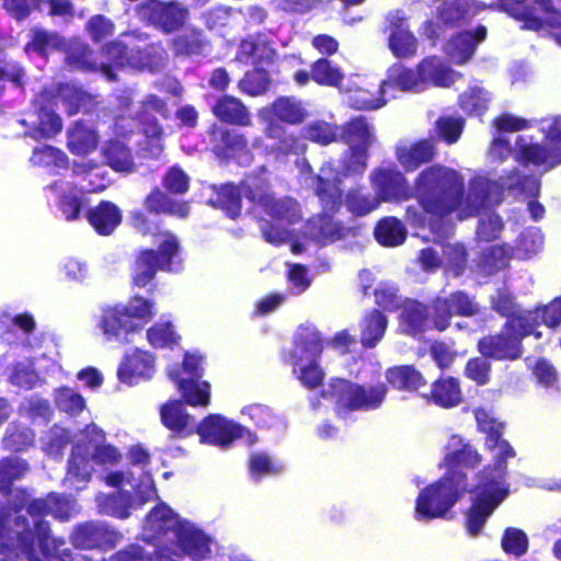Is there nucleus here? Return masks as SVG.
Segmentation results:
<instances>
[{
  "instance_id": "41",
  "label": "nucleus",
  "mask_w": 561,
  "mask_h": 561,
  "mask_svg": "<svg viewBox=\"0 0 561 561\" xmlns=\"http://www.w3.org/2000/svg\"><path fill=\"white\" fill-rule=\"evenodd\" d=\"M99 144L98 133L83 121H77L67 130V148L75 156L93 152Z\"/></svg>"
},
{
  "instance_id": "34",
  "label": "nucleus",
  "mask_w": 561,
  "mask_h": 561,
  "mask_svg": "<svg viewBox=\"0 0 561 561\" xmlns=\"http://www.w3.org/2000/svg\"><path fill=\"white\" fill-rule=\"evenodd\" d=\"M514 249L506 243L483 249L476 261L477 273L483 277L493 276L508 267Z\"/></svg>"
},
{
  "instance_id": "26",
  "label": "nucleus",
  "mask_w": 561,
  "mask_h": 561,
  "mask_svg": "<svg viewBox=\"0 0 561 561\" xmlns=\"http://www.w3.org/2000/svg\"><path fill=\"white\" fill-rule=\"evenodd\" d=\"M486 27L477 26L473 31H461L451 36L445 46L446 54L456 65L468 62L476 53L477 46L486 37Z\"/></svg>"
},
{
  "instance_id": "56",
  "label": "nucleus",
  "mask_w": 561,
  "mask_h": 561,
  "mask_svg": "<svg viewBox=\"0 0 561 561\" xmlns=\"http://www.w3.org/2000/svg\"><path fill=\"white\" fill-rule=\"evenodd\" d=\"M534 316L535 325L531 329V335L540 336L537 329L540 325L548 328H558L561 324V296L553 298L548 305L538 306L529 309Z\"/></svg>"
},
{
  "instance_id": "23",
  "label": "nucleus",
  "mask_w": 561,
  "mask_h": 561,
  "mask_svg": "<svg viewBox=\"0 0 561 561\" xmlns=\"http://www.w3.org/2000/svg\"><path fill=\"white\" fill-rule=\"evenodd\" d=\"M144 206L153 216L165 215L178 219H186L191 214L190 201L176 199L159 186H153L144 198Z\"/></svg>"
},
{
  "instance_id": "15",
  "label": "nucleus",
  "mask_w": 561,
  "mask_h": 561,
  "mask_svg": "<svg viewBox=\"0 0 561 561\" xmlns=\"http://www.w3.org/2000/svg\"><path fill=\"white\" fill-rule=\"evenodd\" d=\"M334 214L321 209L320 214L311 217L306 224V233L321 247L358 234L357 227L344 225L343 221L334 218Z\"/></svg>"
},
{
  "instance_id": "8",
  "label": "nucleus",
  "mask_w": 561,
  "mask_h": 561,
  "mask_svg": "<svg viewBox=\"0 0 561 561\" xmlns=\"http://www.w3.org/2000/svg\"><path fill=\"white\" fill-rule=\"evenodd\" d=\"M136 12L146 26L163 35L184 30L191 20L190 8L179 0H142Z\"/></svg>"
},
{
  "instance_id": "10",
  "label": "nucleus",
  "mask_w": 561,
  "mask_h": 561,
  "mask_svg": "<svg viewBox=\"0 0 561 561\" xmlns=\"http://www.w3.org/2000/svg\"><path fill=\"white\" fill-rule=\"evenodd\" d=\"M211 151L225 162L233 161L240 167H249L254 153L245 134L227 127H218L210 133Z\"/></svg>"
},
{
  "instance_id": "2",
  "label": "nucleus",
  "mask_w": 561,
  "mask_h": 561,
  "mask_svg": "<svg viewBox=\"0 0 561 561\" xmlns=\"http://www.w3.org/2000/svg\"><path fill=\"white\" fill-rule=\"evenodd\" d=\"M504 424L485 432L484 447L488 450L499 448L492 465L484 466L478 473V482L471 490V503L465 512V528L471 537H478L488 519L508 495L505 484L507 460L516 453L511 444L503 439Z\"/></svg>"
},
{
  "instance_id": "24",
  "label": "nucleus",
  "mask_w": 561,
  "mask_h": 561,
  "mask_svg": "<svg viewBox=\"0 0 561 561\" xmlns=\"http://www.w3.org/2000/svg\"><path fill=\"white\" fill-rule=\"evenodd\" d=\"M154 370V357L147 351L135 348L126 354L117 369L119 381L133 386L151 377Z\"/></svg>"
},
{
  "instance_id": "22",
  "label": "nucleus",
  "mask_w": 561,
  "mask_h": 561,
  "mask_svg": "<svg viewBox=\"0 0 561 561\" xmlns=\"http://www.w3.org/2000/svg\"><path fill=\"white\" fill-rule=\"evenodd\" d=\"M436 156V144L431 138H421L394 148V157L405 172H414L422 165L432 163Z\"/></svg>"
},
{
  "instance_id": "48",
  "label": "nucleus",
  "mask_w": 561,
  "mask_h": 561,
  "mask_svg": "<svg viewBox=\"0 0 561 561\" xmlns=\"http://www.w3.org/2000/svg\"><path fill=\"white\" fill-rule=\"evenodd\" d=\"M266 168L249 173L240 183V190L251 203L260 206L271 194V183L265 176Z\"/></svg>"
},
{
  "instance_id": "37",
  "label": "nucleus",
  "mask_w": 561,
  "mask_h": 561,
  "mask_svg": "<svg viewBox=\"0 0 561 561\" xmlns=\"http://www.w3.org/2000/svg\"><path fill=\"white\" fill-rule=\"evenodd\" d=\"M211 188L214 195L208 199V205L221 209L231 219L238 218L242 209L240 186L228 182L220 185H213Z\"/></svg>"
},
{
  "instance_id": "49",
  "label": "nucleus",
  "mask_w": 561,
  "mask_h": 561,
  "mask_svg": "<svg viewBox=\"0 0 561 561\" xmlns=\"http://www.w3.org/2000/svg\"><path fill=\"white\" fill-rule=\"evenodd\" d=\"M300 135L302 140L320 146H329L339 140L340 126L323 119H316L306 124L301 128Z\"/></svg>"
},
{
  "instance_id": "59",
  "label": "nucleus",
  "mask_w": 561,
  "mask_h": 561,
  "mask_svg": "<svg viewBox=\"0 0 561 561\" xmlns=\"http://www.w3.org/2000/svg\"><path fill=\"white\" fill-rule=\"evenodd\" d=\"M501 548L507 556L522 558L529 548L528 536L520 528L506 527L501 537Z\"/></svg>"
},
{
  "instance_id": "18",
  "label": "nucleus",
  "mask_w": 561,
  "mask_h": 561,
  "mask_svg": "<svg viewBox=\"0 0 561 561\" xmlns=\"http://www.w3.org/2000/svg\"><path fill=\"white\" fill-rule=\"evenodd\" d=\"M247 432L245 427L228 421L220 414H209L198 423L196 434L199 435L202 443L228 447Z\"/></svg>"
},
{
  "instance_id": "19",
  "label": "nucleus",
  "mask_w": 561,
  "mask_h": 561,
  "mask_svg": "<svg viewBox=\"0 0 561 561\" xmlns=\"http://www.w3.org/2000/svg\"><path fill=\"white\" fill-rule=\"evenodd\" d=\"M169 46L175 58L204 57L211 51V39L198 26L184 27L170 39Z\"/></svg>"
},
{
  "instance_id": "54",
  "label": "nucleus",
  "mask_w": 561,
  "mask_h": 561,
  "mask_svg": "<svg viewBox=\"0 0 561 561\" xmlns=\"http://www.w3.org/2000/svg\"><path fill=\"white\" fill-rule=\"evenodd\" d=\"M347 210L355 217H364L376 210L380 203L376 195L363 193L360 188H351L343 197Z\"/></svg>"
},
{
  "instance_id": "60",
  "label": "nucleus",
  "mask_w": 561,
  "mask_h": 561,
  "mask_svg": "<svg viewBox=\"0 0 561 561\" xmlns=\"http://www.w3.org/2000/svg\"><path fill=\"white\" fill-rule=\"evenodd\" d=\"M444 298L449 306V311H451V318L454 316L471 318L480 313V307L474 297L465 290H454Z\"/></svg>"
},
{
  "instance_id": "20",
  "label": "nucleus",
  "mask_w": 561,
  "mask_h": 561,
  "mask_svg": "<svg viewBox=\"0 0 561 561\" xmlns=\"http://www.w3.org/2000/svg\"><path fill=\"white\" fill-rule=\"evenodd\" d=\"M489 301L491 310L504 318V322H511L513 327L534 328L535 322L531 311L522 308L514 294L507 288H497L490 296Z\"/></svg>"
},
{
  "instance_id": "32",
  "label": "nucleus",
  "mask_w": 561,
  "mask_h": 561,
  "mask_svg": "<svg viewBox=\"0 0 561 561\" xmlns=\"http://www.w3.org/2000/svg\"><path fill=\"white\" fill-rule=\"evenodd\" d=\"M102 56L107 62L99 66V71L111 82L117 81L115 70L131 68V47L122 41H110L102 47Z\"/></svg>"
},
{
  "instance_id": "64",
  "label": "nucleus",
  "mask_w": 561,
  "mask_h": 561,
  "mask_svg": "<svg viewBox=\"0 0 561 561\" xmlns=\"http://www.w3.org/2000/svg\"><path fill=\"white\" fill-rule=\"evenodd\" d=\"M458 104L468 116L481 117L488 110L489 100L481 89L471 88L459 95Z\"/></svg>"
},
{
  "instance_id": "40",
  "label": "nucleus",
  "mask_w": 561,
  "mask_h": 561,
  "mask_svg": "<svg viewBox=\"0 0 561 561\" xmlns=\"http://www.w3.org/2000/svg\"><path fill=\"white\" fill-rule=\"evenodd\" d=\"M386 381L400 391H417L426 386L423 374L414 365H398L389 367L386 373Z\"/></svg>"
},
{
  "instance_id": "44",
  "label": "nucleus",
  "mask_w": 561,
  "mask_h": 561,
  "mask_svg": "<svg viewBox=\"0 0 561 561\" xmlns=\"http://www.w3.org/2000/svg\"><path fill=\"white\" fill-rule=\"evenodd\" d=\"M457 439L458 447L448 451L444 456V467L446 471H462L460 466L467 469H474L482 462V455L469 443H463L461 438L454 436Z\"/></svg>"
},
{
  "instance_id": "28",
  "label": "nucleus",
  "mask_w": 561,
  "mask_h": 561,
  "mask_svg": "<svg viewBox=\"0 0 561 561\" xmlns=\"http://www.w3.org/2000/svg\"><path fill=\"white\" fill-rule=\"evenodd\" d=\"M496 184L488 179H474L469 186L468 194L465 193L460 207L455 211L462 210L460 218L476 217L483 209L490 206Z\"/></svg>"
},
{
  "instance_id": "12",
  "label": "nucleus",
  "mask_w": 561,
  "mask_h": 561,
  "mask_svg": "<svg viewBox=\"0 0 561 561\" xmlns=\"http://www.w3.org/2000/svg\"><path fill=\"white\" fill-rule=\"evenodd\" d=\"M121 537V534L108 525L90 520L76 525L69 538L77 549L107 551L116 546Z\"/></svg>"
},
{
  "instance_id": "42",
  "label": "nucleus",
  "mask_w": 561,
  "mask_h": 561,
  "mask_svg": "<svg viewBox=\"0 0 561 561\" xmlns=\"http://www.w3.org/2000/svg\"><path fill=\"white\" fill-rule=\"evenodd\" d=\"M388 327V319L380 309L367 311L360 321V344L365 348L375 347L383 337Z\"/></svg>"
},
{
  "instance_id": "62",
  "label": "nucleus",
  "mask_w": 561,
  "mask_h": 561,
  "mask_svg": "<svg viewBox=\"0 0 561 561\" xmlns=\"http://www.w3.org/2000/svg\"><path fill=\"white\" fill-rule=\"evenodd\" d=\"M147 340L152 347L164 348L176 345L180 335L170 321L156 322L147 330Z\"/></svg>"
},
{
  "instance_id": "4",
  "label": "nucleus",
  "mask_w": 561,
  "mask_h": 561,
  "mask_svg": "<svg viewBox=\"0 0 561 561\" xmlns=\"http://www.w3.org/2000/svg\"><path fill=\"white\" fill-rule=\"evenodd\" d=\"M383 381L359 383L347 378L333 377L323 387L318 397L332 404L334 415L345 420L354 412H370L382 407L388 394Z\"/></svg>"
},
{
  "instance_id": "45",
  "label": "nucleus",
  "mask_w": 561,
  "mask_h": 561,
  "mask_svg": "<svg viewBox=\"0 0 561 561\" xmlns=\"http://www.w3.org/2000/svg\"><path fill=\"white\" fill-rule=\"evenodd\" d=\"M374 236L380 245L394 248L404 243L408 230L402 220L394 216H388L377 221Z\"/></svg>"
},
{
  "instance_id": "46",
  "label": "nucleus",
  "mask_w": 561,
  "mask_h": 561,
  "mask_svg": "<svg viewBox=\"0 0 561 561\" xmlns=\"http://www.w3.org/2000/svg\"><path fill=\"white\" fill-rule=\"evenodd\" d=\"M30 471L27 460L18 456H7L0 459V493L10 496L13 491V483L21 480Z\"/></svg>"
},
{
  "instance_id": "27",
  "label": "nucleus",
  "mask_w": 561,
  "mask_h": 561,
  "mask_svg": "<svg viewBox=\"0 0 561 561\" xmlns=\"http://www.w3.org/2000/svg\"><path fill=\"white\" fill-rule=\"evenodd\" d=\"M387 31L389 48L397 58H409L415 55L417 41L407 26V20L397 14L388 16Z\"/></svg>"
},
{
  "instance_id": "17",
  "label": "nucleus",
  "mask_w": 561,
  "mask_h": 561,
  "mask_svg": "<svg viewBox=\"0 0 561 561\" xmlns=\"http://www.w3.org/2000/svg\"><path fill=\"white\" fill-rule=\"evenodd\" d=\"M160 422L172 439H186L198 431V423L182 400H168L159 408Z\"/></svg>"
},
{
  "instance_id": "9",
  "label": "nucleus",
  "mask_w": 561,
  "mask_h": 561,
  "mask_svg": "<svg viewBox=\"0 0 561 561\" xmlns=\"http://www.w3.org/2000/svg\"><path fill=\"white\" fill-rule=\"evenodd\" d=\"M531 335V328L513 327L511 322H503L501 329L482 335L476 348L494 362L512 363L522 358L524 354L523 342Z\"/></svg>"
},
{
  "instance_id": "31",
  "label": "nucleus",
  "mask_w": 561,
  "mask_h": 561,
  "mask_svg": "<svg viewBox=\"0 0 561 561\" xmlns=\"http://www.w3.org/2000/svg\"><path fill=\"white\" fill-rule=\"evenodd\" d=\"M101 154L104 164L115 172L130 174L137 170L131 148L119 138L105 140Z\"/></svg>"
},
{
  "instance_id": "39",
  "label": "nucleus",
  "mask_w": 561,
  "mask_h": 561,
  "mask_svg": "<svg viewBox=\"0 0 561 561\" xmlns=\"http://www.w3.org/2000/svg\"><path fill=\"white\" fill-rule=\"evenodd\" d=\"M65 38L55 31L35 26L31 28L30 39L24 45L27 55L35 54L47 59L51 51H61Z\"/></svg>"
},
{
  "instance_id": "36",
  "label": "nucleus",
  "mask_w": 561,
  "mask_h": 561,
  "mask_svg": "<svg viewBox=\"0 0 561 561\" xmlns=\"http://www.w3.org/2000/svg\"><path fill=\"white\" fill-rule=\"evenodd\" d=\"M339 140L348 147L369 149L375 142L373 126L364 115L352 117L340 127Z\"/></svg>"
},
{
  "instance_id": "58",
  "label": "nucleus",
  "mask_w": 561,
  "mask_h": 561,
  "mask_svg": "<svg viewBox=\"0 0 561 561\" xmlns=\"http://www.w3.org/2000/svg\"><path fill=\"white\" fill-rule=\"evenodd\" d=\"M88 434H93L99 443L94 446L91 454L92 459L99 465H115L121 460V453L111 444H103L105 433L96 425L92 424L87 427Z\"/></svg>"
},
{
  "instance_id": "35",
  "label": "nucleus",
  "mask_w": 561,
  "mask_h": 561,
  "mask_svg": "<svg viewBox=\"0 0 561 561\" xmlns=\"http://www.w3.org/2000/svg\"><path fill=\"white\" fill-rule=\"evenodd\" d=\"M399 322L403 332L413 337L421 336L427 330H433L427 305L417 300H412L403 307Z\"/></svg>"
},
{
  "instance_id": "38",
  "label": "nucleus",
  "mask_w": 561,
  "mask_h": 561,
  "mask_svg": "<svg viewBox=\"0 0 561 561\" xmlns=\"http://www.w3.org/2000/svg\"><path fill=\"white\" fill-rule=\"evenodd\" d=\"M170 378L181 392L184 404L191 407H207L210 403V385L208 381L182 378L180 371L170 374Z\"/></svg>"
},
{
  "instance_id": "43",
  "label": "nucleus",
  "mask_w": 561,
  "mask_h": 561,
  "mask_svg": "<svg viewBox=\"0 0 561 561\" xmlns=\"http://www.w3.org/2000/svg\"><path fill=\"white\" fill-rule=\"evenodd\" d=\"M164 60L165 50L161 42L131 47V69L156 72L163 66Z\"/></svg>"
},
{
  "instance_id": "25",
  "label": "nucleus",
  "mask_w": 561,
  "mask_h": 561,
  "mask_svg": "<svg viewBox=\"0 0 561 561\" xmlns=\"http://www.w3.org/2000/svg\"><path fill=\"white\" fill-rule=\"evenodd\" d=\"M213 115L222 124L236 127H250L253 119L249 107L243 101L230 94L217 98L211 106Z\"/></svg>"
},
{
  "instance_id": "6",
  "label": "nucleus",
  "mask_w": 561,
  "mask_h": 561,
  "mask_svg": "<svg viewBox=\"0 0 561 561\" xmlns=\"http://www.w3.org/2000/svg\"><path fill=\"white\" fill-rule=\"evenodd\" d=\"M465 471H446L439 479L423 488L415 500V517L433 520L445 517L468 492Z\"/></svg>"
},
{
  "instance_id": "16",
  "label": "nucleus",
  "mask_w": 561,
  "mask_h": 561,
  "mask_svg": "<svg viewBox=\"0 0 561 561\" xmlns=\"http://www.w3.org/2000/svg\"><path fill=\"white\" fill-rule=\"evenodd\" d=\"M137 127L142 136L137 142V154L145 160H158L164 151L165 133L158 118L146 110L136 112Z\"/></svg>"
},
{
  "instance_id": "55",
  "label": "nucleus",
  "mask_w": 561,
  "mask_h": 561,
  "mask_svg": "<svg viewBox=\"0 0 561 561\" xmlns=\"http://www.w3.org/2000/svg\"><path fill=\"white\" fill-rule=\"evenodd\" d=\"M369 149L348 147L340 160L341 173L345 178L362 176L367 169Z\"/></svg>"
},
{
  "instance_id": "21",
  "label": "nucleus",
  "mask_w": 561,
  "mask_h": 561,
  "mask_svg": "<svg viewBox=\"0 0 561 561\" xmlns=\"http://www.w3.org/2000/svg\"><path fill=\"white\" fill-rule=\"evenodd\" d=\"M264 135L267 139L273 140L267 152L276 159L300 156L307 150L301 135L288 130L277 122H270L264 127Z\"/></svg>"
},
{
  "instance_id": "47",
  "label": "nucleus",
  "mask_w": 561,
  "mask_h": 561,
  "mask_svg": "<svg viewBox=\"0 0 561 561\" xmlns=\"http://www.w3.org/2000/svg\"><path fill=\"white\" fill-rule=\"evenodd\" d=\"M273 115L283 123L300 125L308 117V111L301 101L294 96H278L271 104Z\"/></svg>"
},
{
  "instance_id": "5",
  "label": "nucleus",
  "mask_w": 561,
  "mask_h": 561,
  "mask_svg": "<svg viewBox=\"0 0 561 561\" xmlns=\"http://www.w3.org/2000/svg\"><path fill=\"white\" fill-rule=\"evenodd\" d=\"M162 241L157 249H140L134 257L130 267V284L133 287L146 288L151 286L152 293L157 285L153 283L159 271L176 273L182 268V249L179 238L171 231L161 233Z\"/></svg>"
},
{
  "instance_id": "14",
  "label": "nucleus",
  "mask_w": 561,
  "mask_h": 561,
  "mask_svg": "<svg viewBox=\"0 0 561 561\" xmlns=\"http://www.w3.org/2000/svg\"><path fill=\"white\" fill-rule=\"evenodd\" d=\"M422 83L419 71L394 64L388 71L387 78L380 83L378 92L380 96L376 99L357 100L355 107L363 111H373L382 107L386 104L385 94L388 89H399L403 92L415 90Z\"/></svg>"
},
{
  "instance_id": "30",
  "label": "nucleus",
  "mask_w": 561,
  "mask_h": 561,
  "mask_svg": "<svg viewBox=\"0 0 561 561\" xmlns=\"http://www.w3.org/2000/svg\"><path fill=\"white\" fill-rule=\"evenodd\" d=\"M64 53V62L65 66L70 71H80V72H95L99 71V65L95 59V53L90 47V45L80 39L73 38L67 41L65 38L64 47L61 49Z\"/></svg>"
},
{
  "instance_id": "29",
  "label": "nucleus",
  "mask_w": 561,
  "mask_h": 561,
  "mask_svg": "<svg viewBox=\"0 0 561 561\" xmlns=\"http://www.w3.org/2000/svg\"><path fill=\"white\" fill-rule=\"evenodd\" d=\"M424 398L442 409L456 408L462 402L460 381L456 377L442 374L431 383L430 391Z\"/></svg>"
},
{
  "instance_id": "50",
  "label": "nucleus",
  "mask_w": 561,
  "mask_h": 561,
  "mask_svg": "<svg viewBox=\"0 0 561 561\" xmlns=\"http://www.w3.org/2000/svg\"><path fill=\"white\" fill-rule=\"evenodd\" d=\"M92 460L88 447L82 444L75 445L68 459L67 474L77 482L89 481L93 471Z\"/></svg>"
},
{
  "instance_id": "1",
  "label": "nucleus",
  "mask_w": 561,
  "mask_h": 561,
  "mask_svg": "<svg viewBox=\"0 0 561 561\" xmlns=\"http://www.w3.org/2000/svg\"><path fill=\"white\" fill-rule=\"evenodd\" d=\"M369 182L378 202L403 203L414 198L417 206L404 209V221L415 229H425L439 236L444 220L455 214L465 196V178L454 168L432 163L423 168L410 184L396 165L376 167Z\"/></svg>"
},
{
  "instance_id": "53",
  "label": "nucleus",
  "mask_w": 561,
  "mask_h": 561,
  "mask_svg": "<svg viewBox=\"0 0 561 561\" xmlns=\"http://www.w3.org/2000/svg\"><path fill=\"white\" fill-rule=\"evenodd\" d=\"M417 71L422 83L431 82L438 87H448L451 83V76L436 56L426 57L417 65Z\"/></svg>"
},
{
  "instance_id": "51",
  "label": "nucleus",
  "mask_w": 561,
  "mask_h": 561,
  "mask_svg": "<svg viewBox=\"0 0 561 561\" xmlns=\"http://www.w3.org/2000/svg\"><path fill=\"white\" fill-rule=\"evenodd\" d=\"M311 77L312 81L321 87L339 88L344 81L341 67L327 57H321L311 64Z\"/></svg>"
},
{
  "instance_id": "7",
  "label": "nucleus",
  "mask_w": 561,
  "mask_h": 561,
  "mask_svg": "<svg viewBox=\"0 0 561 561\" xmlns=\"http://www.w3.org/2000/svg\"><path fill=\"white\" fill-rule=\"evenodd\" d=\"M154 316V301L135 295L127 305L104 309L99 327L107 341L126 344L129 342L128 335L140 331Z\"/></svg>"
},
{
  "instance_id": "57",
  "label": "nucleus",
  "mask_w": 561,
  "mask_h": 561,
  "mask_svg": "<svg viewBox=\"0 0 561 561\" xmlns=\"http://www.w3.org/2000/svg\"><path fill=\"white\" fill-rule=\"evenodd\" d=\"M38 121L36 126L28 131V135L35 139L53 138L62 129V121L60 116L51 110L41 107L38 110Z\"/></svg>"
},
{
  "instance_id": "63",
  "label": "nucleus",
  "mask_w": 561,
  "mask_h": 561,
  "mask_svg": "<svg viewBox=\"0 0 561 561\" xmlns=\"http://www.w3.org/2000/svg\"><path fill=\"white\" fill-rule=\"evenodd\" d=\"M489 357L479 355L467 360L463 375L477 386H485L491 380L492 365Z\"/></svg>"
},
{
  "instance_id": "3",
  "label": "nucleus",
  "mask_w": 561,
  "mask_h": 561,
  "mask_svg": "<svg viewBox=\"0 0 561 561\" xmlns=\"http://www.w3.org/2000/svg\"><path fill=\"white\" fill-rule=\"evenodd\" d=\"M12 510L20 513L25 510L34 519L31 526L27 517L19 515L14 519L15 545L27 561H41L37 556V548L46 554L49 547L50 527L44 519L49 515L47 495L45 497L31 499L27 490L18 489Z\"/></svg>"
},
{
  "instance_id": "33",
  "label": "nucleus",
  "mask_w": 561,
  "mask_h": 561,
  "mask_svg": "<svg viewBox=\"0 0 561 561\" xmlns=\"http://www.w3.org/2000/svg\"><path fill=\"white\" fill-rule=\"evenodd\" d=\"M87 220L100 236H111L122 224L123 216L119 207L110 201H101L96 206L87 210Z\"/></svg>"
},
{
  "instance_id": "11",
  "label": "nucleus",
  "mask_w": 561,
  "mask_h": 561,
  "mask_svg": "<svg viewBox=\"0 0 561 561\" xmlns=\"http://www.w3.org/2000/svg\"><path fill=\"white\" fill-rule=\"evenodd\" d=\"M549 147L538 142L526 144L518 149V160L525 165L545 167L551 170L561 164V123L554 121L545 136Z\"/></svg>"
},
{
  "instance_id": "61",
  "label": "nucleus",
  "mask_w": 561,
  "mask_h": 561,
  "mask_svg": "<svg viewBox=\"0 0 561 561\" xmlns=\"http://www.w3.org/2000/svg\"><path fill=\"white\" fill-rule=\"evenodd\" d=\"M295 345L302 353L309 355L312 360H316L323 352L324 341L318 330L302 327L296 335Z\"/></svg>"
},
{
  "instance_id": "13",
  "label": "nucleus",
  "mask_w": 561,
  "mask_h": 561,
  "mask_svg": "<svg viewBox=\"0 0 561 561\" xmlns=\"http://www.w3.org/2000/svg\"><path fill=\"white\" fill-rule=\"evenodd\" d=\"M341 185L342 179L334 163H322L319 173L312 176V188L323 211H340L344 197Z\"/></svg>"
},
{
  "instance_id": "52",
  "label": "nucleus",
  "mask_w": 561,
  "mask_h": 561,
  "mask_svg": "<svg viewBox=\"0 0 561 561\" xmlns=\"http://www.w3.org/2000/svg\"><path fill=\"white\" fill-rule=\"evenodd\" d=\"M271 76L267 70L255 67L243 75L238 81L239 91L248 96L256 98L265 94L271 85Z\"/></svg>"
}]
</instances>
